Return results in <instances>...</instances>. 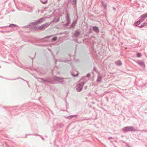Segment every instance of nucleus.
<instances>
[{"label":"nucleus","instance_id":"21","mask_svg":"<svg viewBox=\"0 0 147 147\" xmlns=\"http://www.w3.org/2000/svg\"><path fill=\"white\" fill-rule=\"evenodd\" d=\"M71 60V59L67 60H61L60 59L59 60V61L60 62H67V61H69Z\"/></svg>","mask_w":147,"mask_h":147},{"label":"nucleus","instance_id":"28","mask_svg":"<svg viewBox=\"0 0 147 147\" xmlns=\"http://www.w3.org/2000/svg\"><path fill=\"white\" fill-rule=\"evenodd\" d=\"M51 36H47L46 37H45L44 38H49L50 37H51Z\"/></svg>","mask_w":147,"mask_h":147},{"label":"nucleus","instance_id":"8","mask_svg":"<svg viewBox=\"0 0 147 147\" xmlns=\"http://www.w3.org/2000/svg\"><path fill=\"white\" fill-rule=\"evenodd\" d=\"M98 75L97 77V82H100L102 81V78L100 75V73H98Z\"/></svg>","mask_w":147,"mask_h":147},{"label":"nucleus","instance_id":"11","mask_svg":"<svg viewBox=\"0 0 147 147\" xmlns=\"http://www.w3.org/2000/svg\"><path fill=\"white\" fill-rule=\"evenodd\" d=\"M26 11L29 12H32L33 11V8L29 6H27Z\"/></svg>","mask_w":147,"mask_h":147},{"label":"nucleus","instance_id":"2","mask_svg":"<svg viewBox=\"0 0 147 147\" xmlns=\"http://www.w3.org/2000/svg\"><path fill=\"white\" fill-rule=\"evenodd\" d=\"M45 20V19L44 18H42L40 19L39 20H37L36 22L32 23L30 25L24 26L23 28H28L30 27V26L32 27V26L41 24Z\"/></svg>","mask_w":147,"mask_h":147},{"label":"nucleus","instance_id":"13","mask_svg":"<svg viewBox=\"0 0 147 147\" xmlns=\"http://www.w3.org/2000/svg\"><path fill=\"white\" fill-rule=\"evenodd\" d=\"M77 0H70V2L73 5H76Z\"/></svg>","mask_w":147,"mask_h":147},{"label":"nucleus","instance_id":"31","mask_svg":"<svg viewBox=\"0 0 147 147\" xmlns=\"http://www.w3.org/2000/svg\"><path fill=\"white\" fill-rule=\"evenodd\" d=\"M113 8L114 10H116V8L114 7H113Z\"/></svg>","mask_w":147,"mask_h":147},{"label":"nucleus","instance_id":"9","mask_svg":"<svg viewBox=\"0 0 147 147\" xmlns=\"http://www.w3.org/2000/svg\"><path fill=\"white\" fill-rule=\"evenodd\" d=\"M93 30L96 33H98L99 32V30L98 27L96 26H94L93 27Z\"/></svg>","mask_w":147,"mask_h":147},{"label":"nucleus","instance_id":"6","mask_svg":"<svg viewBox=\"0 0 147 147\" xmlns=\"http://www.w3.org/2000/svg\"><path fill=\"white\" fill-rule=\"evenodd\" d=\"M123 130L126 131H134V128L132 127H126L123 129Z\"/></svg>","mask_w":147,"mask_h":147},{"label":"nucleus","instance_id":"17","mask_svg":"<svg viewBox=\"0 0 147 147\" xmlns=\"http://www.w3.org/2000/svg\"><path fill=\"white\" fill-rule=\"evenodd\" d=\"M17 26V25L12 24H9L8 26L9 27L11 28H13Z\"/></svg>","mask_w":147,"mask_h":147},{"label":"nucleus","instance_id":"19","mask_svg":"<svg viewBox=\"0 0 147 147\" xmlns=\"http://www.w3.org/2000/svg\"><path fill=\"white\" fill-rule=\"evenodd\" d=\"M42 3L43 4H46L47 1V0H40Z\"/></svg>","mask_w":147,"mask_h":147},{"label":"nucleus","instance_id":"20","mask_svg":"<svg viewBox=\"0 0 147 147\" xmlns=\"http://www.w3.org/2000/svg\"><path fill=\"white\" fill-rule=\"evenodd\" d=\"M77 18L75 20H74L73 21V22L74 23V24L75 25L76 24L77 21L78 19V15L77 14Z\"/></svg>","mask_w":147,"mask_h":147},{"label":"nucleus","instance_id":"12","mask_svg":"<svg viewBox=\"0 0 147 147\" xmlns=\"http://www.w3.org/2000/svg\"><path fill=\"white\" fill-rule=\"evenodd\" d=\"M115 64L117 66H120L122 64V63L120 60H118L115 62Z\"/></svg>","mask_w":147,"mask_h":147},{"label":"nucleus","instance_id":"27","mask_svg":"<svg viewBox=\"0 0 147 147\" xmlns=\"http://www.w3.org/2000/svg\"><path fill=\"white\" fill-rule=\"evenodd\" d=\"M59 21V18H58L56 19L55 20V21L56 22H57Z\"/></svg>","mask_w":147,"mask_h":147},{"label":"nucleus","instance_id":"4","mask_svg":"<svg viewBox=\"0 0 147 147\" xmlns=\"http://www.w3.org/2000/svg\"><path fill=\"white\" fill-rule=\"evenodd\" d=\"M53 79L55 80L58 81L59 83L62 84L65 83V82L64 80V78H60L55 76L53 77Z\"/></svg>","mask_w":147,"mask_h":147},{"label":"nucleus","instance_id":"16","mask_svg":"<svg viewBox=\"0 0 147 147\" xmlns=\"http://www.w3.org/2000/svg\"><path fill=\"white\" fill-rule=\"evenodd\" d=\"M78 74V71H76L74 73H71V75L72 76H77Z\"/></svg>","mask_w":147,"mask_h":147},{"label":"nucleus","instance_id":"23","mask_svg":"<svg viewBox=\"0 0 147 147\" xmlns=\"http://www.w3.org/2000/svg\"><path fill=\"white\" fill-rule=\"evenodd\" d=\"M57 39V37H54L52 39V40L53 41H55Z\"/></svg>","mask_w":147,"mask_h":147},{"label":"nucleus","instance_id":"10","mask_svg":"<svg viewBox=\"0 0 147 147\" xmlns=\"http://www.w3.org/2000/svg\"><path fill=\"white\" fill-rule=\"evenodd\" d=\"M142 67H144L145 64L143 61H141L137 62Z\"/></svg>","mask_w":147,"mask_h":147},{"label":"nucleus","instance_id":"25","mask_svg":"<svg viewBox=\"0 0 147 147\" xmlns=\"http://www.w3.org/2000/svg\"><path fill=\"white\" fill-rule=\"evenodd\" d=\"M146 24L144 22V23H143L142 24V25H141V26H139V27H143Z\"/></svg>","mask_w":147,"mask_h":147},{"label":"nucleus","instance_id":"3","mask_svg":"<svg viewBox=\"0 0 147 147\" xmlns=\"http://www.w3.org/2000/svg\"><path fill=\"white\" fill-rule=\"evenodd\" d=\"M146 17H147V13L141 15L140 17L139 20L136 22V25L137 26L140 24L141 22L144 21L145 18Z\"/></svg>","mask_w":147,"mask_h":147},{"label":"nucleus","instance_id":"22","mask_svg":"<svg viewBox=\"0 0 147 147\" xmlns=\"http://www.w3.org/2000/svg\"><path fill=\"white\" fill-rule=\"evenodd\" d=\"M137 56L138 57H140L141 56V53H138L137 54Z\"/></svg>","mask_w":147,"mask_h":147},{"label":"nucleus","instance_id":"5","mask_svg":"<svg viewBox=\"0 0 147 147\" xmlns=\"http://www.w3.org/2000/svg\"><path fill=\"white\" fill-rule=\"evenodd\" d=\"M49 23H47L41 26H38L36 28L40 30H42L43 29L47 28L50 24Z\"/></svg>","mask_w":147,"mask_h":147},{"label":"nucleus","instance_id":"32","mask_svg":"<svg viewBox=\"0 0 147 147\" xmlns=\"http://www.w3.org/2000/svg\"><path fill=\"white\" fill-rule=\"evenodd\" d=\"M15 80V79H10V80Z\"/></svg>","mask_w":147,"mask_h":147},{"label":"nucleus","instance_id":"24","mask_svg":"<svg viewBox=\"0 0 147 147\" xmlns=\"http://www.w3.org/2000/svg\"><path fill=\"white\" fill-rule=\"evenodd\" d=\"M75 25L74 24V23L73 22V23L71 24L70 27L71 28H74L75 26Z\"/></svg>","mask_w":147,"mask_h":147},{"label":"nucleus","instance_id":"26","mask_svg":"<svg viewBox=\"0 0 147 147\" xmlns=\"http://www.w3.org/2000/svg\"><path fill=\"white\" fill-rule=\"evenodd\" d=\"M70 22L67 21V22L65 24L66 26H67L70 23Z\"/></svg>","mask_w":147,"mask_h":147},{"label":"nucleus","instance_id":"18","mask_svg":"<svg viewBox=\"0 0 147 147\" xmlns=\"http://www.w3.org/2000/svg\"><path fill=\"white\" fill-rule=\"evenodd\" d=\"M41 79L43 81V82L47 81V82H49L51 83H53V82L51 80L49 79H47L46 80H45L42 79Z\"/></svg>","mask_w":147,"mask_h":147},{"label":"nucleus","instance_id":"15","mask_svg":"<svg viewBox=\"0 0 147 147\" xmlns=\"http://www.w3.org/2000/svg\"><path fill=\"white\" fill-rule=\"evenodd\" d=\"M66 20L67 21L70 22V20L69 14L67 13H66V15L65 17Z\"/></svg>","mask_w":147,"mask_h":147},{"label":"nucleus","instance_id":"14","mask_svg":"<svg viewBox=\"0 0 147 147\" xmlns=\"http://www.w3.org/2000/svg\"><path fill=\"white\" fill-rule=\"evenodd\" d=\"M101 3L102 5L104 7V8L105 9H106L107 7V3L103 1H102Z\"/></svg>","mask_w":147,"mask_h":147},{"label":"nucleus","instance_id":"7","mask_svg":"<svg viewBox=\"0 0 147 147\" xmlns=\"http://www.w3.org/2000/svg\"><path fill=\"white\" fill-rule=\"evenodd\" d=\"M80 34V32L78 30L75 31V33L73 34L74 36L76 38L78 36H79Z\"/></svg>","mask_w":147,"mask_h":147},{"label":"nucleus","instance_id":"30","mask_svg":"<svg viewBox=\"0 0 147 147\" xmlns=\"http://www.w3.org/2000/svg\"><path fill=\"white\" fill-rule=\"evenodd\" d=\"M94 69L95 70V71H96V68L95 67H94Z\"/></svg>","mask_w":147,"mask_h":147},{"label":"nucleus","instance_id":"29","mask_svg":"<svg viewBox=\"0 0 147 147\" xmlns=\"http://www.w3.org/2000/svg\"><path fill=\"white\" fill-rule=\"evenodd\" d=\"M90 73H89V74H87V75H86V76L87 77H90Z\"/></svg>","mask_w":147,"mask_h":147},{"label":"nucleus","instance_id":"1","mask_svg":"<svg viewBox=\"0 0 147 147\" xmlns=\"http://www.w3.org/2000/svg\"><path fill=\"white\" fill-rule=\"evenodd\" d=\"M86 81L84 79H81L79 81V82L76 85V90L78 92H80L82 89L84 85L86 83Z\"/></svg>","mask_w":147,"mask_h":147}]
</instances>
